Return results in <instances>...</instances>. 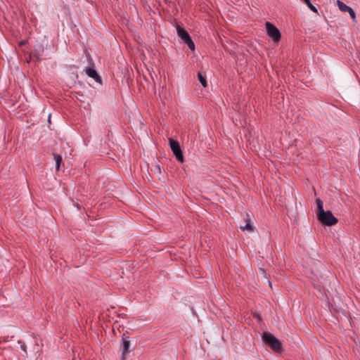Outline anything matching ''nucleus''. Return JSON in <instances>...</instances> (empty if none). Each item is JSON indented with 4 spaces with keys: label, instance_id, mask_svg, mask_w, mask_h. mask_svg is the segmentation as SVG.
Listing matches in <instances>:
<instances>
[{
    "label": "nucleus",
    "instance_id": "13",
    "mask_svg": "<svg viewBox=\"0 0 360 360\" xmlns=\"http://www.w3.org/2000/svg\"><path fill=\"white\" fill-rule=\"evenodd\" d=\"M304 3L307 4L308 8L311 11H312L314 13H317L318 12L317 8L311 3L310 0H307Z\"/></svg>",
    "mask_w": 360,
    "mask_h": 360
},
{
    "label": "nucleus",
    "instance_id": "17",
    "mask_svg": "<svg viewBox=\"0 0 360 360\" xmlns=\"http://www.w3.org/2000/svg\"><path fill=\"white\" fill-rule=\"evenodd\" d=\"M257 317L258 318V320H259V321H261V319H260V316H257Z\"/></svg>",
    "mask_w": 360,
    "mask_h": 360
},
{
    "label": "nucleus",
    "instance_id": "15",
    "mask_svg": "<svg viewBox=\"0 0 360 360\" xmlns=\"http://www.w3.org/2000/svg\"><path fill=\"white\" fill-rule=\"evenodd\" d=\"M25 44H26V41H20V42L19 43V45H20V46H23V45H25Z\"/></svg>",
    "mask_w": 360,
    "mask_h": 360
},
{
    "label": "nucleus",
    "instance_id": "12",
    "mask_svg": "<svg viewBox=\"0 0 360 360\" xmlns=\"http://www.w3.org/2000/svg\"><path fill=\"white\" fill-rule=\"evenodd\" d=\"M198 77L199 81L201 83V84L202 85V86L206 87L207 86V83L205 77L200 72H198Z\"/></svg>",
    "mask_w": 360,
    "mask_h": 360
},
{
    "label": "nucleus",
    "instance_id": "7",
    "mask_svg": "<svg viewBox=\"0 0 360 360\" xmlns=\"http://www.w3.org/2000/svg\"><path fill=\"white\" fill-rule=\"evenodd\" d=\"M85 72L89 77L93 78L96 82H98L99 84L102 83L101 78L98 75V74L97 71L96 70V69L94 68V65L87 67L85 69Z\"/></svg>",
    "mask_w": 360,
    "mask_h": 360
},
{
    "label": "nucleus",
    "instance_id": "16",
    "mask_svg": "<svg viewBox=\"0 0 360 360\" xmlns=\"http://www.w3.org/2000/svg\"><path fill=\"white\" fill-rule=\"evenodd\" d=\"M259 271L262 272L263 275H265V271L263 269H259Z\"/></svg>",
    "mask_w": 360,
    "mask_h": 360
},
{
    "label": "nucleus",
    "instance_id": "8",
    "mask_svg": "<svg viewBox=\"0 0 360 360\" xmlns=\"http://www.w3.org/2000/svg\"><path fill=\"white\" fill-rule=\"evenodd\" d=\"M245 224L244 225H240V229L243 231L252 232L254 231V226L251 224V218L248 214H246V217L245 219Z\"/></svg>",
    "mask_w": 360,
    "mask_h": 360
},
{
    "label": "nucleus",
    "instance_id": "6",
    "mask_svg": "<svg viewBox=\"0 0 360 360\" xmlns=\"http://www.w3.org/2000/svg\"><path fill=\"white\" fill-rule=\"evenodd\" d=\"M130 340L128 337L122 338V344L121 346L122 356L121 360H125L127 358V355L130 352Z\"/></svg>",
    "mask_w": 360,
    "mask_h": 360
},
{
    "label": "nucleus",
    "instance_id": "2",
    "mask_svg": "<svg viewBox=\"0 0 360 360\" xmlns=\"http://www.w3.org/2000/svg\"><path fill=\"white\" fill-rule=\"evenodd\" d=\"M317 218L322 224L326 226H333L338 222V219L329 210L317 213Z\"/></svg>",
    "mask_w": 360,
    "mask_h": 360
},
{
    "label": "nucleus",
    "instance_id": "9",
    "mask_svg": "<svg viewBox=\"0 0 360 360\" xmlns=\"http://www.w3.org/2000/svg\"><path fill=\"white\" fill-rule=\"evenodd\" d=\"M337 4L338 8L342 12H347L350 8L349 6H347L345 3L340 0L337 1Z\"/></svg>",
    "mask_w": 360,
    "mask_h": 360
},
{
    "label": "nucleus",
    "instance_id": "14",
    "mask_svg": "<svg viewBox=\"0 0 360 360\" xmlns=\"http://www.w3.org/2000/svg\"><path fill=\"white\" fill-rule=\"evenodd\" d=\"M347 12L349 13L352 19L354 20L355 19V13L353 11V9L350 7Z\"/></svg>",
    "mask_w": 360,
    "mask_h": 360
},
{
    "label": "nucleus",
    "instance_id": "18",
    "mask_svg": "<svg viewBox=\"0 0 360 360\" xmlns=\"http://www.w3.org/2000/svg\"><path fill=\"white\" fill-rule=\"evenodd\" d=\"M307 0H303L304 2H305Z\"/></svg>",
    "mask_w": 360,
    "mask_h": 360
},
{
    "label": "nucleus",
    "instance_id": "5",
    "mask_svg": "<svg viewBox=\"0 0 360 360\" xmlns=\"http://www.w3.org/2000/svg\"><path fill=\"white\" fill-rule=\"evenodd\" d=\"M265 26L269 37H271L274 42L278 41L281 39V32L278 29L269 22H266Z\"/></svg>",
    "mask_w": 360,
    "mask_h": 360
},
{
    "label": "nucleus",
    "instance_id": "11",
    "mask_svg": "<svg viewBox=\"0 0 360 360\" xmlns=\"http://www.w3.org/2000/svg\"><path fill=\"white\" fill-rule=\"evenodd\" d=\"M316 205H317V213H321L322 212L325 211L323 210V205L322 200H321L319 198H317L316 200Z\"/></svg>",
    "mask_w": 360,
    "mask_h": 360
},
{
    "label": "nucleus",
    "instance_id": "4",
    "mask_svg": "<svg viewBox=\"0 0 360 360\" xmlns=\"http://www.w3.org/2000/svg\"><path fill=\"white\" fill-rule=\"evenodd\" d=\"M169 146H170L174 155H175L177 161L179 162L182 163L184 162V156H183V153H182V151H181V149L179 142L172 139H169Z\"/></svg>",
    "mask_w": 360,
    "mask_h": 360
},
{
    "label": "nucleus",
    "instance_id": "3",
    "mask_svg": "<svg viewBox=\"0 0 360 360\" xmlns=\"http://www.w3.org/2000/svg\"><path fill=\"white\" fill-rule=\"evenodd\" d=\"M177 35L188 46L191 50L195 49V44L191 40L188 32L179 25L176 27Z\"/></svg>",
    "mask_w": 360,
    "mask_h": 360
},
{
    "label": "nucleus",
    "instance_id": "10",
    "mask_svg": "<svg viewBox=\"0 0 360 360\" xmlns=\"http://www.w3.org/2000/svg\"><path fill=\"white\" fill-rule=\"evenodd\" d=\"M53 155L54 160L56 161V169L58 170L60 168V163L62 162V157L60 155H58L56 153H53Z\"/></svg>",
    "mask_w": 360,
    "mask_h": 360
},
{
    "label": "nucleus",
    "instance_id": "1",
    "mask_svg": "<svg viewBox=\"0 0 360 360\" xmlns=\"http://www.w3.org/2000/svg\"><path fill=\"white\" fill-rule=\"evenodd\" d=\"M262 338V341L274 351L280 352L282 350L281 342L272 334L268 332H264Z\"/></svg>",
    "mask_w": 360,
    "mask_h": 360
}]
</instances>
